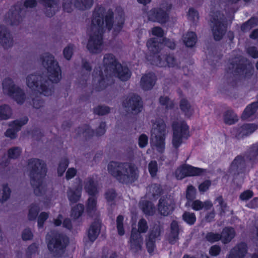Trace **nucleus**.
Returning a JSON list of instances; mask_svg holds the SVG:
<instances>
[{"instance_id": "nucleus-52", "label": "nucleus", "mask_w": 258, "mask_h": 258, "mask_svg": "<svg viewBox=\"0 0 258 258\" xmlns=\"http://www.w3.org/2000/svg\"><path fill=\"white\" fill-rule=\"evenodd\" d=\"M196 189L192 185H189L187 186L186 190V198L187 199V203H186V206H187L190 201H192L196 199Z\"/></svg>"}, {"instance_id": "nucleus-8", "label": "nucleus", "mask_w": 258, "mask_h": 258, "mask_svg": "<svg viewBox=\"0 0 258 258\" xmlns=\"http://www.w3.org/2000/svg\"><path fill=\"white\" fill-rule=\"evenodd\" d=\"M26 84L31 90L37 91L45 96L51 95L48 88V79L42 74H32L26 78Z\"/></svg>"}, {"instance_id": "nucleus-45", "label": "nucleus", "mask_w": 258, "mask_h": 258, "mask_svg": "<svg viewBox=\"0 0 258 258\" xmlns=\"http://www.w3.org/2000/svg\"><path fill=\"white\" fill-rule=\"evenodd\" d=\"M22 150L19 147H13L9 149L7 151L8 158L10 159L16 160L21 155Z\"/></svg>"}, {"instance_id": "nucleus-7", "label": "nucleus", "mask_w": 258, "mask_h": 258, "mask_svg": "<svg viewBox=\"0 0 258 258\" xmlns=\"http://www.w3.org/2000/svg\"><path fill=\"white\" fill-rule=\"evenodd\" d=\"M40 58L43 66L47 71L49 80L52 83L59 82L61 78V71L54 56L50 53L46 52L43 54Z\"/></svg>"}, {"instance_id": "nucleus-37", "label": "nucleus", "mask_w": 258, "mask_h": 258, "mask_svg": "<svg viewBox=\"0 0 258 258\" xmlns=\"http://www.w3.org/2000/svg\"><path fill=\"white\" fill-rule=\"evenodd\" d=\"M223 119L225 124L232 125L236 122L238 118L232 109H228L224 113Z\"/></svg>"}, {"instance_id": "nucleus-61", "label": "nucleus", "mask_w": 258, "mask_h": 258, "mask_svg": "<svg viewBox=\"0 0 258 258\" xmlns=\"http://www.w3.org/2000/svg\"><path fill=\"white\" fill-rule=\"evenodd\" d=\"M106 122L101 121L99 126L95 131V135L97 137H100L103 135L106 132Z\"/></svg>"}, {"instance_id": "nucleus-22", "label": "nucleus", "mask_w": 258, "mask_h": 258, "mask_svg": "<svg viewBox=\"0 0 258 258\" xmlns=\"http://www.w3.org/2000/svg\"><path fill=\"white\" fill-rule=\"evenodd\" d=\"M247 250V244L244 242H241L230 250L228 258H244Z\"/></svg>"}, {"instance_id": "nucleus-29", "label": "nucleus", "mask_w": 258, "mask_h": 258, "mask_svg": "<svg viewBox=\"0 0 258 258\" xmlns=\"http://www.w3.org/2000/svg\"><path fill=\"white\" fill-rule=\"evenodd\" d=\"M161 41L159 42L158 39L155 37L151 38L147 42V46L151 53L154 55V60L156 56L158 55L160 50Z\"/></svg>"}, {"instance_id": "nucleus-42", "label": "nucleus", "mask_w": 258, "mask_h": 258, "mask_svg": "<svg viewBox=\"0 0 258 258\" xmlns=\"http://www.w3.org/2000/svg\"><path fill=\"white\" fill-rule=\"evenodd\" d=\"M258 25V18L251 17L247 21L243 23L241 26V30L242 32H245Z\"/></svg>"}, {"instance_id": "nucleus-62", "label": "nucleus", "mask_w": 258, "mask_h": 258, "mask_svg": "<svg viewBox=\"0 0 258 258\" xmlns=\"http://www.w3.org/2000/svg\"><path fill=\"white\" fill-rule=\"evenodd\" d=\"M146 245L147 251L152 254L156 248V241L147 238Z\"/></svg>"}, {"instance_id": "nucleus-19", "label": "nucleus", "mask_w": 258, "mask_h": 258, "mask_svg": "<svg viewBox=\"0 0 258 258\" xmlns=\"http://www.w3.org/2000/svg\"><path fill=\"white\" fill-rule=\"evenodd\" d=\"M152 63L159 67H174L176 59L171 54H161L156 56Z\"/></svg>"}, {"instance_id": "nucleus-39", "label": "nucleus", "mask_w": 258, "mask_h": 258, "mask_svg": "<svg viewBox=\"0 0 258 258\" xmlns=\"http://www.w3.org/2000/svg\"><path fill=\"white\" fill-rule=\"evenodd\" d=\"M85 207L83 204L79 203L73 206L71 210V216L76 220L81 217L84 212Z\"/></svg>"}, {"instance_id": "nucleus-34", "label": "nucleus", "mask_w": 258, "mask_h": 258, "mask_svg": "<svg viewBox=\"0 0 258 258\" xmlns=\"http://www.w3.org/2000/svg\"><path fill=\"white\" fill-rule=\"evenodd\" d=\"M220 234L221 235V240L222 242L227 244L230 242L235 237V231L232 227H225L223 229Z\"/></svg>"}, {"instance_id": "nucleus-4", "label": "nucleus", "mask_w": 258, "mask_h": 258, "mask_svg": "<svg viewBox=\"0 0 258 258\" xmlns=\"http://www.w3.org/2000/svg\"><path fill=\"white\" fill-rule=\"evenodd\" d=\"M30 183L36 196L42 194V185L47 172L46 163L42 160L32 158L28 161Z\"/></svg>"}, {"instance_id": "nucleus-20", "label": "nucleus", "mask_w": 258, "mask_h": 258, "mask_svg": "<svg viewBox=\"0 0 258 258\" xmlns=\"http://www.w3.org/2000/svg\"><path fill=\"white\" fill-rule=\"evenodd\" d=\"M157 80V77L153 72H149L144 74L140 81L141 88L145 91L152 90L154 87Z\"/></svg>"}, {"instance_id": "nucleus-1", "label": "nucleus", "mask_w": 258, "mask_h": 258, "mask_svg": "<svg viewBox=\"0 0 258 258\" xmlns=\"http://www.w3.org/2000/svg\"><path fill=\"white\" fill-rule=\"evenodd\" d=\"M114 13L111 9H109L107 12L106 9L102 6H96L93 12L92 25L98 27L97 32L91 34L88 39L87 48L91 53H98L100 52V46L103 43V33L104 31V24L105 28L110 31L114 24Z\"/></svg>"}, {"instance_id": "nucleus-24", "label": "nucleus", "mask_w": 258, "mask_h": 258, "mask_svg": "<svg viewBox=\"0 0 258 258\" xmlns=\"http://www.w3.org/2000/svg\"><path fill=\"white\" fill-rule=\"evenodd\" d=\"M22 10L20 7L15 6L12 7L8 13L10 24L12 26H18L22 21L21 15Z\"/></svg>"}, {"instance_id": "nucleus-17", "label": "nucleus", "mask_w": 258, "mask_h": 258, "mask_svg": "<svg viewBox=\"0 0 258 258\" xmlns=\"http://www.w3.org/2000/svg\"><path fill=\"white\" fill-rule=\"evenodd\" d=\"M179 174L176 171L177 178L183 179L186 177L200 176L206 172V170L199 167H194L189 164H184L180 166Z\"/></svg>"}, {"instance_id": "nucleus-59", "label": "nucleus", "mask_w": 258, "mask_h": 258, "mask_svg": "<svg viewBox=\"0 0 258 258\" xmlns=\"http://www.w3.org/2000/svg\"><path fill=\"white\" fill-rule=\"evenodd\" d=\"M138 229L137 231L139 233L141 234V233H146L148 229L147 221L144 218L141 219L138 222Z\"/></svg>"}, {"instance_id": "nucleus-11", "label": "nucleus", "mask_w": 258, "mask_h": 258, "mask_svg": "<svg viewBox=\"0 0 258 258\" xmlns=\"http://www.w3.org/2000/svg\"><path fill=\"white\" fill-rule=\"evenodd\" d=\"M122 105L126 111L136 115L140 113L144 107L142 97L136 93L127 96L122 101Z\"/></svg>"}, {"instance_id": "nucleus-14", "label": "nucleus", "mask_w": 258, "mask_h": 258, "mask_svg": "<svg viewBox=\"0 0 258 258\" xmlns=\"http://www.w3.org/2000/svg\"><path fill=\"white\" fill-rule=\"evenodd\" d=\"M247 164L244 156L241 155L236 156L231 163L228 172L236 179L240 174H244L246 171Z\"/></svg>"}, {"instance_id": "nucleus-5", "label": "nucleus", "mask_w": 258, "mask_h": 258, "mask_svg": "<svg viewBox=\"0 0 258 258\" xmlns=\"http://www.w3.org/2000/svg\"><path fill=\"white\" fill-rule=\"evenodd\" d=\"M47 246L50 252L54 256L61 257L70 243L69 237L62 233H56L46 237Z\"/></svg>"}, {"instance_id": "nucleus-58", "label": "nucleus", "mask_w": 258, "mask_h": 258, "mask_svg": "<svg viewBox=\"0 0 258 258\" xmlns=\"http://www.w3.org/2000/svg\"><path fill=\"white\" fill-rule=\"evenodd\" d=\"M74 53V45L70 44L63 50V55L68 60H71Z\"/></svg>"}, {"instance_id": "nucleus-64", "label": "nucleus", "mask_w": 258, "mask_h": 258, "mask_svg": "<svg viewBox=\"0 0 258 258\" xmlns=\"http://www.w3.org/2000/svg\"><path fill=\"white\" fill-rule=\"evenodd\" d=\"M116 193L113 189H109L105 193V197L108 202L114 201L116 197Z\"/></svg>"}, {"instance_id": "nucleus-49", "label": "nucleus", "mask_w": 258, "mask_h": 258, "mask_svg": "<svg viewBox=\"0 0 258 258\" xmlns=\"http://www.w3.org/2000/svg\"><path fill=\"white\" fill-rule=\"evenodd\" d=\"M160 104L165 107L166 109H172L174 108V101L171 100L168 96H161L159 99Z\"/></svg>"}, {"instance_id": "nucleus-32", "label": "nucleus", "mask_w": 258, "mask_h": 258, "mask_svg": "<svg viewBox=\"0 0 258 258\" xmlns=\"http://www.w3.org/2000/svg\"><path fill=\"white\" fill-rule=\"evenodd\" d=\"M179 107L185 116L187 118H190L194 113V108L185 98H182L180 100Z\"/></svg>"}, {"instance_id": "nucleus-48", "label": "nucleus", "mask_w": 258, "mask_h": 258, "mask_svg": "<svg viewBox=\"0 0 258 258\" xmlns=\"http://www.w3.org/2000/svg\"><path fill=\"white\" fill-rule=\"evenodd\" d=\"M39 211L40 208L37 204L34 203L31 204L30 205L28 214L29 220H35L38 216Z\"/></svg>"}, {"instance_id": "nucleus-25", "label": "nucleus", "mask_w": 258, "mask_h": 258, "mask_svg": "<svg viewBox=\"0 0 258 258\" xmlns=\"http://www.w3.org/2000/svg\"><path fill=\"white\" fill-rule=\"evenodd\" d=\"M143 237L137 230H132L130 237L131 249L138 252L142 249Z\"/></svg>"}, {"instance_id": "nucleus-28", "label": "nucleus", "mask_w": 258, "mask_h": 258, "mask_svg": "<svg viewBox=\"0 0 258 258\" xmlns=\"http://www.w3.org/2000/svg\"><path fill=\"white\" fill-rule=\"evenodd\" d=\"M192 210L196 211H200L202 209L208 210L211 209L213 207V204L210 201H205L203 202L200 200H194L188 204Z\"/></svg>"}, {"instance_id": "nucleus-13", "label": "nucleus", "mask_w": 258, "mask_h": 258, "mask_svg": "<svg viewBox=\"0 0 258 258\" xmlns=\"http://www.w3.org/2000/svg\"><path fill=\"white\" fill-rule=\"evenodd\" d=\"M171 6L166 10L161 7L152 8L147 14L148 19L153 22H157L161 24H166L169 20V10Z\"/></svg>"}, {"instance_id": "nucleus-9", "label": "nucleus", "mask_w": 258, "mask_h": 258, "mask_svg": "<svg viewBox=\"0 0 258 258\" xmlns=\"http://www.w3.org/2000/svg\"><path fill=\"white\" fill-rule=\"evenodd\" d=\"M3 89L4 92L12 97L18 104H22L26 100V95L20 87L16 86L10 78H6L3 81Z\"/></svg>"}, {"instance_id": "nucleus-27", "label": "nucleus", "mask_w": 258, "mask_h": 258, "mask_svg": "<svg viewBox=\"0 0 258 258\" xmlns=\"http://www.w3.org/2000/svg\"><path fill=\"white\" fill-rule=\"evenodd\" d=\"M82 188L77 186L72 189L69 188L67 191V197L71 205L77 203L80 200L82 196Z\"/></svg>"}, {"instance_id": "nucleus-55", "label": "nucleus", "mask_w": 258, "mask_h": 258, "mask_svg": "<svg viewBox=\"0 0 258 258\" xmlns=\"http://www.w3.org/2000/svg\"><path fill=\"white\" fill-rule=\"evenodd\" d=\"M11 189L7 183L3 185V194L0 202L2 203L8 201L11 196Z\"/></svg>"}, {"instance_id": "nucleus-35", "label": "nucleus", "mask_w": 258, "mask_h": 258, "mask_svg": "<svg viewBox=\"0 0 258 258\" xmlns=\"http://www.w3.org/2000/svg\"><path fill=\"white\" fill-rule=\"evenodd\" d=\"M76 131L78 135L83 134L86 140L90 139L95 136V131L88 124H84L78 127Z\"/></svg>"}, {"instance_id": "nucleus-15", "label": "nucleus", "mask_w": 258, "mask_h": 258, "mask_svg": "<svg viewBox=\"0 0 258 258\" xmlns=\"http://www.w3.org/2000/svg\"><path fill=\"white\" fill-rule=\"evenodd\" d=\"M93 0H63L62 8L65 12L71 13L73 7L79 10H85L91 8Z\"/></svg>"}, {"instance_id": "nucleus-44", "label": "nucleus", "mask_w": 258, "mask_h": 258, "mask_svg": "<svg viewBox=\"0 0 258 258\" xmlns=\"http://www.w3.org/2000/svg\"><path fill=\"white\" fill-rule=\"evenodd\" d=\"M12 115V110L7 104L0 106V120H6L10 118Z\"/></svg>"}, {"instance_id": "nucleus-26", "label": "nucleus", "mask_w": 258, "mask_h": 258, "mask_svg": "<svg viewBox=\"0 0 258 258\" xmlns=\"http://www.w3.org/2000/svg\"><path fill=\"white\" fill-rule=\"evenodd\" d=\"M101 223L94 221L90 225L87 231L88 239L91 242H94L98 238L101 231Z\"/></svg>"}, {"instance_id": "nucleus-47", "label": "nucleus", "mask_w": 258, "mask_h": 258, "mask_svg": "<svg viewBox=\"0 0 258 258\" xmlns=\"http://www.w3.org/2000/svg\"><path fill=\"white\" fill-rule=\"evenodd\" d=\"M69 160L67 157L63 158L60 160L57 169V172L59 177H61L63 175L69 166Z\"/></svg>"}, {"instance_id": "nucleus-33", "label": "nucleus", "mask_w": 258, "mask_h": 258, "mask_svg": "<svg viewBox=\"0 0 258 258\" xmlns=\"http://www.w3.org/2000/svg\"><path fill=\"white\" fill-rule=\"evenodd\" d=\"M198 41L196 33L193 31H188L183 36V41L186 47H194Z\"/></svg>"}, {"instance_id": "nucleus-46", "label": "nucleus", "mask_w": 258, "mask_h": 258, "mask_svg": "<svg viewBox=\"0 0 258 258\" xmlns=\"http://www.w3.org/2000/svg\"><path fill=\"white\" fill-rule=\"evenodd\" d=\"M182 219L187 225L191 226L195 224L197 218L194 213L185 211L182 214Z\"/></svg>"}, {"instance_id": "nucleus-54", "label": "nucleus", "mask_w": 258, "mask_h": 258, "mask_svg": "<svg viewBox=\"0 0 258 258\" xmlns=\"http://www.w3.org/2000/svg\"><path fill=\"white\" fill-rule=\"evenodd\" d=\"M124 217L122 215H119L116 218V228L119 235L123 236L125 233L123 226Z\"/></svg>"}, {"instance_id": "nucleus-31", "label": "nucleus", "mask_w": 258, "mask_h": 258, "mask_svg": "<svg viewBox=\"0 0 258 258\" xmlns=\"http://www.w3.org/2000/svg\"><path fill=\"white\" fill-rule=\"evenodd\" d=\"M139 206L146 216H153L155 212V208L153 203L150 201L144 200L139 203Z\"/></svg>"}, {"instance_id": "nucleus-23", "label": "nucleus", "mask_w": 258, "mask_h": 258, "mask_svg": "<svg viewBox=\"0 0 258 258\" xmlns=\"http://www.w3.org/2000/svg\"><path fill=\"white\" fill-rule=\"evenodd\" d=\"M180 227L177 221L173 220L170 224V232L168 235V241L171 244H175L179 239Z\"/></svg>"}, {"instance_id": "nucleus-56", "label": "nucleus", "mask_w": 258, "mask_h": 258, "mask_svg": "<svg viewBox=\"0 0 258 258\" xmlns=\"http://www.w3.org/2000/svg\"><path fill=\"white\" fill-rule=\"evenodd\" d=\"M49 217L48 213L42 212L39 214L37 220V226L38 229H42L44 227L45 222Z\"/></svg>"}, {"instance_id": "nucleus-2", "label": "nucleus", "mask_w": 258, "mask_h": 258, "mask_svg": "<svg viewBox=\"0 0 258 258\" xmlns=\"http://www.w3.org/2000/svg\"><path fill=\"white\" fill-rule=\"evenodd\" d=\"M103 65L104 68V72L108 75L105 77L100 68H96L94 70L93 76L99 77V80L95 89L97 91H101L106 89L108 86V81L111 78V75L118 78L122 81H126L131 76V73L126 66L121 64L115 56L112 53L105 54L103 60Z\"/></svg>"}, {"instance_id": "nucleus-18", "label": "nucleus", "mask_w": 258, "mask_h": 258, "mask_svg": "<svg viewBox=\"0 0 258 258\" xmlns=\"http://www.w3.org/2000/svg\"><path fill=\"white\" fill-rule=\"evenodd\" d=\"M174 201L167 197H162L158 201V210L160 215L167 216L172 213L175 209Z\"/></svg>"}, {"instance_id": "nucleus-41", "label": "nucleus", "mask_w": 258, "mask_h": 258, "mask_svg": "<svg viewBox=\"0 0 258 258\" xmlns=\"http://www.w3.org/2000/svg\"><path fill=\"white\" fill-rule=\"evenodd\" d=\"M163 231V228L160 225H155L148 233L147 238L156 241Z\"/></svg>"}, {"instance_id": "nucleus-51", "label": "nucleus", "mask_w": 258, "mask_h": 258, "mask_svg": "<svg viewBox=\"0 0 258 258\" xmlns=\"http://www.w3.org/2000/svg\"><path fill=\"white\" fill-rule=\"evenodd\" d=\"M97 200L95 198L89 197L86 205V211L89 215L96 210Z\"/></svg>"}, {"instance_id": "nucleus-53", "label": "nucleus", "mask_w": 258, "mask_h": 258, "mask_svg": "<svg viewBox=\"0 0 258 258\" xmlns=\"http://www.w3.org/2000/svg\"><path fill=\"white\" fill-rule=\"evenodd\" d=\"M205 238L207 241L213 243L220 240L221 235L218 233L209 232L207 233Z\"/></svg>"}, {"instance_id": "nucleus-10", "label": "nucleus", "mask_w": 258, "mask_h": 258, "mask_svg": "<svg viewBox=\"0 0 258 258\" xmlns=\"http://www.w3.org/2000/svg\"><path fill=\"white\" fill-rule=\"evenodd\" d=\"M173 137L172 144L173 147L177 150L182 144L183 139L187 140L190 137L189 126L183 121L179 123L172 124Z\"/></svg>"}, {"instance_id": "nucleus-40", "label": "nucleus", "mask_w": 258, "mask_h": 258, "mask_svg": "<svg viewBox=\"0 0 258 258\" xmlns=\"http://www.w3.org/2000/svg\"><path fill=\"white\" fill-rule=\"evenodd\" d=\"M154 146L157 151L160 153H164L165 148V134L156 135Z\"/></svg>"}, {"instance_id": "nucleus-30", "label": "nucleus", "mask_w": 258, "mask_h": 258, "mask_svg": "<svg viewBox=\"0 0 258 258\" xmlns=\"http://www.w3.org/2000/svg\"><path fill=\"white\" fill-rule=\"evenodd\" d=\"M258 109V102L255 101L248 104L243 110L241 118L242 120H247L255 114Z\"/></svg>"}, {"instance_id": "nucleus-63", "label": "nucleus", "mask_w": 258, "mask_h": 258, "mask_svg": "<svg viewBox=\"0 0 258 258\" xmlns=\"http://www.w3.org/2000/svg\"><path fill=\"white\" fill-rule=\"evenodd\" d=\"M151 189L153 197L160 196L163 192V189L160 184L158 183H154L152 184Z\"/></svg>"}, {"instance_id": "nucleus-12", "label": "nucleus", "mask_w": 258, "mask_h": 258, "mask_svg": "<svg viewBox=\"0 0 258 258\" xmlns=\"http://www.w3.org/2000/svg\"><path fill=\"white\" fill-rule=\"evenodd\" d=\"M219 11H216L211 18V22L213 24L211 27L213 38L215 41L221 40L225 35L227 29L226 23L223 22Z\"/></svg>"}, {"instance_id": "nucleus-21", "label": "nucleus", "mask_w": 258, "mask_h": 258, "mask_svg": "<svg viewBox=\"0 0 258 258\" xmlns=\"http://www.w3.org/2000/svg\"><path fill=\"white\" fill-rule=\"evenodd\" d=\"M0 44L5 49H8L13 46V39L8 29L0 25Z\"/></svg>"}, {"instance_id": "nucleus-57", "label": "nucleus", "mask_w": 258, "mask_h": 258, "mask_svg": "<svg viewBox=\"0 0 258 258\" xmlns=\"http://www.w3.org/2000/svg\"><path fill=\"white\" fill-rule=\"evenodd\" d=\"M158 164L155 160H152L148 164V170L153 178L156 176L158 172Z\"/></svg>"}, {"instance_id": "nucleus-16", "label": "nucleus", "mask_w": 258, "mask_h": 258, "mask_svg": "<svg viewBox=\"0 0 258 258\" xmlns=\"http://www.w3.org/2000/svg\"><path fill=\"white\" fill-rule=\"evenodd\" d=\"M257 128V125L255 123H244L241 125H238L233 127L231 133L236 139L240 140L249 136Z\"/></svg>"}, {"instance_id": "nucleus-60", "label": "nucleus", "mask_w": 258, "mask_h": 258, "mask_svg": "<svg viewBox=\"0 0 258 258\" xmlns=\"http://www.w3.org/2000/svg\"><path fill=\"white\" fill-rule=\"evenodd\" d=\"M187 17L189 20L195 23V21H198L199 19V12L193 8H190L188 10Z\"/></svg>"}, {"instance_id": "nucleus-36", "label": "nucleus", "mask_w": 258, "mask_h": 258, "mask_svg": "<svg viewBox=\"0 0 258 258\" xmlns=\"http://www.w3.org/2000/svg\"><path fill=\"white\" fill-rule=\"evenodd\" d=\"M41 4L46 8L44 12L45 15L48 18H51L55 14V11L53 8L54 5H55L54 0H38Z\"/></svg>"}, {"instance_id": "nucleus-43", "label": "nucleus", "mask_w": 258, "mask_h": 258, "mask_svg": "<svg viewBox=\"0 0 258 258\" xmlns=\"http://www.w3.org/2000/svg\"><path fill=\"white\" fill-rule=\"evenodd\" d=\"M84 188L89 196H94L97 193V185L92 178L88 179Z\"/></svg>"}, {"instance_id": "nucleus-6", "label": "nucleus", "mask_w": 258, "mask_h": 258, "mask_svg": "<svg viewBox=\"0 0 258 258\" xmlns=\"http://www.w3.org/2000/svg\"><path fill=\"white\" fill-rule=\"evenodd\" d=\"M229 70L235 77L249 79L253 74L254 69L247 58L239 57L230 62Z\"/></svg>"}, {"instance_id": "nucleus-50", "label": "nucleus", "mask_w": 258, "mask_h": 258, "mask_svg": "<svg viewBox=\"0 0 258 258\" xmlns=\"http://www.w3.org/2000/svg\"><path fill=\"white\" fill-rule=\"evenodd\" d=\"M110 112V108L104 105H98L93 108V113L95 114L103 116L108 114Z\"/></svg>"}, {"instance_id": "nucleus-3", "label": "nucleus", "mask_w": 258, "mask_h": 258, "mask_svg": "<svg viewBox=\"0 0 258 258\" xmlns=\"http://www.w3.org/2000/svg\"><path fill=\"white\" fill-rule=\"evenodd\" d=\"M107 169L119 182L126 185L134 183L139 177L138 167L132 163L112 161L108 163Z\"/></svg>"}, {"instance_id": "nucleus-38", "label": "nucleus", "mask_w": 258, "mask_h": 258, "mask_svg": "<svg viewBox=\"0 0 258 258\" xmlns=\"http://www.w3.org/2000/svg\"><path fill=\"white\" fill-rule=\"evenodd\" d=\"M246 158L251 162L258 160V142L249 147L247 152Z\"/></svg>"}]
</instances>
